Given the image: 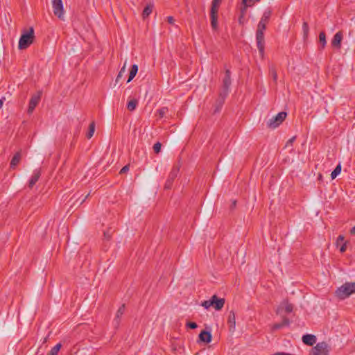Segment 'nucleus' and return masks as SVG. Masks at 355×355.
Returning a JSON list of instances; mask_svg holds the SVG:
<instances>
[{
	"mask_svg": "<svg viewBox=\"0 0 355 355\" xmlns=\"http://www.w3.org/2000/svg\"><path fill=\"white\" fill-rule=\"evenodd\" d=\"M162 144L160 142H157L153 146V150L155 153H159L161 150Z\"/></svg>",
	"mask_w": 355,
	"mask_h": 355,
	"instance_id": "obj_37",
	"label": "nucleus"
},
{
	"mask_svg": "<svg viewBox=\"0 0 355 355\" xmlns=\"http://www.w3.org/2000/svg\"><path fill=\"white\" fill-rule=\"evenodd\" d=\"M236 200H232V205L230 206V209H234L236 207Z\"/></svg>",
	"mask_w": 355,
	"mask_h": 355,
	"instance_id": "obj_46",
	"label": "nucleus"
},
{
	"mask_svg": "<svg viewBox=\"0 0 355 355\" xmlns=\"http://www.w3.org/2000/svg\"><path fill=\"white\" fill-rule=\"evenodd\" d=\"M153 7H154L153 3H150L144 8V9L142 12L143 19L147 18L152 13Z\"/></svg>",
	"mask_w": 355,
	"mask_h": 355,
	"instance_id": "obj_21",
	"label": "nucleus"
},
{
	"mask_svg": "<svg viewBox=\"0 0 355 355\" xmlns=\"http://www.w3.org/2000/svg\"><path fill=\"white\" fill-rule=\"evenodd\" d=\"M231 84V71L230 69H227L225 72V76L223 79V86L220 91L229 94Z\"/></svg>",
	"mask_w": 355,
	"mask_h": 355,
	"instance_id": "obj_9",
	"label": "nucleus"
},
{
	"mask_svg": "<svg viewBox=\"0 0 355 355\" xmlns=\"http://www.w3.org/2000/svg\"><path fill=\"white\" fill-rule=\"evenodd\" d=\"M293 305L292 304H290L288 302L285 303L284 310H285L286 313H291L293 311Z\"/></svg>",
	"mask_w": 355,
	"mask_h": 355,
	"instance_id": "obj_34",
	"label": "nucleus"
},
{
	"mask_svg": "<svg viewBox=\"0 0 355 355\" xmlns=\"http://www.w3.org/2000/svg\"><path fill=\"white\" fill-rule=\"evenodd\" d=\"M354 293H355V282H346L337 288L335 294L338 299L345 300Z\"/></svg>",
	"mask_w": 355,
	"mask_h": 355,
	"instance_id": "obj_2",
	"label": "nucleus"
},
{
	"mask_svg": "<svg viewBox=\"0 0 355 355\" xmlns=\"http://www.w3.org/2000/svg\"><path fill=\"white\" fill-rule=\"evenodd\" d=\"M218 9H215V8H211V10H210L211 26L214 31H216L218 28Z\"/></svg>",
	"mask_w": 355,
	"mask_h": 355,
	"instance_id": "obj_10",
	"label": "nucleus"
},
{
	"mask_svg": "<svg viewBox=\"0 0 355 355\" xmlns=\"http://www.w3.org/2000/svg\"><path fill=\"white\" fill-rule=\"evenodd\" d=\"M228 93H225L220 91L218 94V98L216 101V109L215 112H219L225 103V98H227Z\"/></svg>",
	"mask_w": 355,
	"mask_h": 355,
	"instance_id": "obj_11",
	"label": "nucleus"
},
{
	"mask_svg": "<svg viewBox=\"0 0 355 355\" xmlns=\"http://www.w3.org/2000/svg\"><path fill=\"white\" fill-rule=\"evenodd\" d=\"M261 0H243L242 3L245 7H250L253 6L256 2H259Z\"/></svg>",
	"mask_w": 355,
	"mask_h": 355,
	"instance_id": "obj_31",
	"label": "nucleus"
},
{
	"mask_svg": "<svg viewBox=\"0 0 355 355\" xmlns=\"http://www.w3.org/2000/svg\"><path fill=\"white\" fill-rule=\"evenodd\" d=\"M180 168V164L178 162V164H175L172 170L171 171L168 177L165 182L164 184V189H169L171 188L174 180L177 178L178 174L179 173Z\"/></svg>",
	"mask_w": 355,
	"mask_h": 355,
	"instance_id": "obj_5",
	"label": "nucleus"
},
{
	"mask_svg": "<svg viewBox=\"0 0 355 355\" xmlns=\"http://www.w3.org/2000/svg\"><path fill=\"white\" fill-rule=\"evenodd\" d=\"M329 346L325 342L318 343L311 350V355H329Z\"/></svg>",
	"mask_w": 355,
	"mask_h": 355,
	"instance_id": "obj_6",
	"label": "nucleus"
},
{
	"mask_svg": "<svg viewBox=\"0 0 355 355\" xmlns=\"http://www.w3.org/2000/svg\"><path fill=\"white\" fill-rule=\"evenodd\" d=\"M302 341L305 345L313 346L316 342V337L312 334H305L302 336Z\"/></svg>",
	"mask_w": 355,
	"mask_h": 355,
	"instance_id": "obj_17",
	"label": "nucleus"
},
{
	"mask_svg": "<svg viewBox=\"0 0 355 355\" xmlns=\"http://www.w3.org/2000/svg\"><path fill=\"white\" fill-rule=\"evenodd\" d=\"M271 73L272 75L273 80L276 81V80L277 78V74L276 71L275 69H271Z\"/></svg>",
	"mask_w": 355,
	"mask_h": 355,
	"instance_id": "obj_42",
	"label": "nucleus"
},
{
	"mask_svg": "<svg viewBox=\"0 0 355 355\" xmlns=\"http://www.w3.org/2000/svg\"><path fill=\"white\" fill-rule=\"evenodd\" d=\"M6 100L5 97H2L0 99V109L2 107L4 101Z\"/></svg>",
	"mask_w": 355,
	"mask_h": 355,
	"instance_id": "obj_48",
	"label": "nucleus"
},
{
	"mask_svg": "<svg viewBox=\"0 0 355 355\" xmlns=\"http://www.w3.org/2000/svg\"><path fill=\"white\" fill-rule=\"evenodd\" d=\"M41 96L42 92L39 91L31 96L29 101L28 108L27 110L28 114H32L35 107L38 105L41 99Z\"/></svg>",
	"mask_w": 355,
	"mask_h": 355,
	"instance_id": "obj_8",
	"label": "nucleus"
},
{
	"mask_svg": "<svg viewBox=\"0 0 355 355\" xmlns=\"http://www.w3.org/2000/svg\"><path fill=\"white\" fill-rule=\"evenodd\" d=\"M322 175L321 174H319L318 175V180H322Z\"/></svg>",
	"mask_w": 355,
	"mask_h": 355,
	"instance_id": "obj_50",
	"label": "nucleus"
},
{
	"mask_svg": "<svg viewBox=\"0 0 355 355\" xmlns=\"http://www.w3.org/2000/svg\"><path fill=\"white\" fill-rule=\"evenodd\" d=\"M346 249H347V245H346V243H344L342 246L340 247V251L341 252H344L346 251Z\"/></svg>",
	"mask_w": 355,
	"mask_h": 355,
	"instance_id": "obj_43",
	"label": "nucleus"
},
{
	"mask_svg": "<svg viewBox=\"0 0 355 355\" xmlns=\"http://www.w3.org/2000/svg\"><path fill=\"white\" fill-rule=\"evenodd\" d=\"M104 236L107 239L109 240L110 238H111V234H110V232L107 231V232H104Z\"/></svg>",
	"mask_w": 355,
	"mask_h": 355,
	"instance_id": "obj_44",
	"label": "nucleus"
},
{
	"mask_svg": "<svg viewBox=\"0 0 355 355\" xmlns=\"http://www.w3.org/2000/svg\"><path fill=\"white\" fill-rule=\"evenodd\" d=\"M125 73V63L121 67V70L119 71V72L116 76V78L115 80L116 84L119 83V80L123 77V76Z\"/></svg>",
	"mask_w": 355,
	"mask_h": 355,
	"instance_id": "obj_30",
	"label": "nucleus"
},
{
	"mask_svg": "<svg viewBox=\"0 0 355 355\" xmlns=\"http://www.w3.org/2000/svg\"><path fill=\"white\" fill-rule=\"evenodd\" d=\"M129 171V165L124 166L120 171V174H124Z\"/></svg>",
	"mask_w": 355,
	"mask_h": 355,
	"instance_id": "obj_39",
	"label": "nucleus"
},
{
	"mask_svg": "<svg viewBox=\"0 0 355 355\" xmlns=\"http://www.w3.org/2000/svg\"><path fill=\"white\" fill-rule=\"evenodd\" d=\"M290 320L286 317H284L282 322L276 323L273 325L272 329L274 330L279 329L282 328L283 327L289 326Z\"/></svg>",
	"mask_w": 355,
	"mask_h": 355,
	"instance_id": "obj_19",
	"label": "nucleus"
},
{
	"mask_svg": "<svg viewBox=\"0 0 355 355\" xmlns=\"http://www.w3.org/2000/svg\"><path fill=\"white\" fill-rule=\"evenodd\" d=\"M186 326L191 329H194L198 327V324L194 322H187L186 323Z\"/></svg>",
	"mask_w": 355,
	"mask_h": 355,
	"instance_id": "obj_38",
	"label": "nucleus"
},
{
	"mask_svg": "<svg viewBox=\"0 0 355 355\" xmlns=\"http://www.w3.org/2000/svg\"><path fill=\"white\" fill-rule=\"evenodd\" d=\"M168 112V108L166 107H163L157 110V113L159 114V118H163L166 113Z\"/></svg>",
	"mask_w": 355,
	"mask_h": 355,
	"instance_id": "obj_33",
	"label": "nucleus"
},
{
	"mask_svg": "<svg viewBox=\"0 0 355 355\" xmlns=\"http://www.w3.org/2000/svg\"><path fill=\"white\" fill-rule=\"evenodd\" d=\"M40 176H41L40 169L34 170L33 175H32L31 180H29L28 187L31 189L33 188V186L36 184V182L40 179Z\"/></svg>",
	"mask_w": 355,
	"mask_h": 355,
	"instance_id": "obj_15",
	"label": "nucleus"
},
{
	"mask_svg": "<svg viewBox=\"0 0 355 355\" xmlns=\"http://www.w3.org/2000/svg\"><path fill=\"white\" fill-rule=\"evenodd\" d=\"M53 14L60 19L64 20V8L62 0H52Z\"/></svg>",
	"mask_w": 355,
	"mask_h": 355,
	"instance_id": "obj_7",
	"label": "nucleus"
},
{
	"mask_svg": "<svg viewBox=\"0 0 355 355\" xmlns=\"http://www.w3.org/2000/svg\"><path fill=\"white\" fill-rule=\"evenodd\" d=\"M267 24L262 21L259 22L256 31L257 46L260 55L263 58L264 55L265 40L264 31L266 29Z\"/></svg>",
	"mask_w": 355,
	"mask_h": 355,
	"instance_id": "obj_1",
	"label": "nucleus"
},
{
	"mask_svg": "<svg viewBox=\"0 0 355 355\" xmlns=\"http://www.w3.org/2000/svg\"><path fill=\"white\" fill-rule=\"evenodd\" d=\"M227 324L229 326V330L234 332L236 329V316L233 310L229 312Z\"/></svg>",
	"mask_w": 355,
	"mask_h": 355,
	"instance_id": "obj_13",
	"label": "nucleus"
},
{
	"mask_svg": "<svg viewBox=\"0 0 355 355\" xmlns=\"http://www.w3.org/2000/svg\"><path fill=\"white\" fill-rule=\"evenodd\" d=\"M125 311V304H122L116 311V316L114 318V322L116 325L119 324L120 318L123 315Z\"/></svg>",
	"mask_w": 355,
	"mask_h": 355,
	"instance_id": "obj_20",
	"label": "nucleus"
},
{
	"mask_svg": "<svg viewBox=\"0 0 355 355\" xmlns=\"http://www.w3.org/2000/svg\"><path fill=\"white\" fill-rule=\"evenodd\" d=\"M199 340L205 343H209L211 341L212 336L210 331H202L199 334Z\"/></svg>",
	"mask_w": 355,
	"mask_h": 355,
	"instance_id": "obj_16",
	"label": "nucleus"
},
{
	"mask_svg": "<svg viewBox=\"0 0 355 355\" xmlns=\"http://www.w3.org/2000/svg\"><path fill=\"white\" fill-rule=\"evenodd\" d=\"M35 38L34 30L31 27L28 31H24L19 40L18 47L19 49H26L33 44Z\"/></svg>",
	"mask_w": 355,
	"mask_h": 355,
	"instance_id": "obj_3",
	"label": "nucleus"
},
{
	"mask_svg": "<svg viewBox=\"0 0 355 355\" xmlns=\"http://www.w3.org/2000/svg\"><path fill=\"white\" fill-rule=\"evenodd\" d=\"M272 15V10L270 8L265 10L263 15L260 19V21L268 24Z\"/></svg>",
	"mask_w": 355,
	"mask_h": 355,
	"instance_id": "obj_22",
	"label": "nucleus"
},
{
	"mask_svg": "<svg viewBox=\"0 0 355 355\" xmlns=\"http://www.w3.org/2000/svg\"><path fill=\"white\" fill-rule=\"evenodd\" d=\"M246 9H247V7L243 6V8H241V15H240V17L239 18V23L240 24H243V18H244V15H245V12H246Z\"/></svg>",
	"mask_w": 355,
	"mask_h": 355,
	"instance_id": "obj_32",
	"label": "nucleus"
},
{
	"mask_svg": "<svg viewBox=\"0 0 355 355\" xmlns=\"http://www.w3.org/2000/svg\"><path fill=\"white\" fill-rule=\"evenodd\" d=\"M222 0H213L211 3V8L218 9Z\"/></svg>",
	"mask_w": 355,
	"mask_h": 355,
	"instance_id": "obj_36",
	"label": "nucleus"
},
{
	"mask_svg": "<svg viewBox=\"0 0 355 355\" xmlns=\"http://www.w3.org/2000/svg\"><path fill=\"white\" fill-rule=\"evenodd\" d=\"M94 131H95V122L94 121H92L89 125V128H88V131L86 134V137L87 139H91L93 135H94Z\"/></svg>",
	"mask_w": 355,
	"mask_h": 355,
	"instance_id": "obj_25",
	"label": "nucleus"
},
{
	"mask_svg": "<svg viewBox=\"0 0 355 355\" xmlns=\"http://www.w3.org/2000/svg\"><path fill=\"white\" fill-rule=\"evenodd\" d=\"M166 21L170 24H174V22H175V19H174L173 17H172V16L167 17Z\"/></svg>",
	"mask_w": 355,
	"mask_h": 355,
	"instance_id": "obj_40",
	"label": "nucleus"
},
{
	"mask_svg": "<svg viewBox=\"0 0 355 355\" xmlns=\"http://www.w3.org/2000/svg\"><path fill=\"white\" fill-rule=\"evenodd\" d=\"M295 137H293L292 138H291L286 143V146H288L289 144H292L293 142L295 141Z\"/></svg>",
	"mask_w": 355,
	"mask_h": 355,
	"instance_id": "obj_45",
	"label": "nucleus"
},
{
	"mask_svg": "<svg viewBox=\"0 0 355 355\" xmlns=\"http://www.w3.org/2000/svg\"><path fill=\"white\" fill-rule=\"evenodd\" d=\"M342 40H343L342 32L341 31L337 32L334 35V36L331 40L332 46L336 47L337 49H340Z\"/></svg>",
	"mask_w": 355,
	"mask_h": 355,
	"instance_id": "obj_14",
	"label": "nucleus"
},
{
	"mask_svg": "<svg viewBox=\"0 0 355 355\" xmlns=\"http://www.w3.org/2000/svg\"><path fill=\"white\" fill-rule=\"evenodd\" d=\"M344 239H345L344 236L339 235L336 240V244L338 245L341 242H343L344 241Z\"/></svg>",
	"mask_w": 355,
	"mask_h": 355,
	"instance_id": "obj_41",
	"label": "nucleus"
},
{
	"mask_svg": "<svg viewBox=\"0 0 355 355\" xmlns=\"http://www.w3.org/2000/svg\"><path fill=\"white\" fill-rule=\"evenodd\" d=\"M201 305L206 309H208L210 306H212L211 297L209 300L202 302Z\"/></svg>",
	"mask_w": 355,
	"mask_h": 355,
	"instance_id": "obj_35",
	"label": "nucleus"
},
{
	"mask_svg": "<svg viewBox=\"0 0 355 355\" xmlns=\"http://www.w3.org/2000/svg\"><path fill=\"white\" fill-rule=\"evenodd\" d=\"M341 172V165L338 164L335 169L332 171L331 174V177L332 179H335L338 175H339Z\"/></svg>",
	"mask_w": 355,
	"mask_h": 355,
	"instance_id": "obj_29",
	"label": "nucleus"
},
{
	"mask_svg": "<svg viewBox=\"0 0 355 355\" xmlns=\"http://www.w3.org/2000/svg\"><path fill=\"white\" fill-rule=\"evenodd\" d=\"M319 42L321 45V48L324 49L326 46L327 41H326V35L324 32L322 31L319 34Z\"/></svg>",
	"mask_w": 355,
	"mask_h": 355,
	"instance_id": "obj_26",
	"label": "nucleus"
},
{
	"mask_svg": "<svg viewBox=\"0 0 355 355\" xmlns=\"http://www.w3.org/2000/svg\"><path fill=\"white\" fill-rule=\"evenodd\" d=\"M282 309V307H279L278 308L277 311V313H280V309Z\"/></svg>",
	"mask_w": 355,
	"mask_h": 355,
	"instance_id": "obj_51",
	"label": "nucleus"
},
{
	"mask_svg": "<svg viewBox=\"0 0 355 355\" xmlns=\"http://www.w3.org/2000/svg\"><path fill=\"white\" fill-rule=\"evenodd\" d=\"M138 71V66L137 64H133L131 67V69L129 73V78L127 80V83H130L137 75Z\"/></svg>",
	"mask_w": 355,
	"mask_h": 355,
	"instance_id": "obj_23",
	"label": "nucleus"
},
{
	"mask_svg": "<svg viewBox=\"0 0 355 355\" xmlns=\"http://www.w3.org/2000/svg\"><path fill=\"white\" fill-rule=\"evenodd\" d=\"M138 105V100L136 98L131 99L127 104V109L132 112L134 111Z\"/></svg>",
	"mask_w": 355,
	"mask_h": 355,
	"instance_id": "obj_24",
	"label": "nucleus"
},
{
	"mask_svg": "<svg viewBox=\"0 0 355 355\" xmlns=\"http://www.w3.org/2000/svg\"><path fill=\"white\" fill-rule=\"evenodd\" d=\"M89 195V193H88L83 199H81L79 202V205H82L85 201L86 198L88 197Z\"/></svg>",
	"mask_w": 355,
	"mask_h": 355,
	"instance_id": "obj_47",
	"label": "nucleus"
},
{
	"mask_svg": "<svg viewBox=\"0 0 355 355\" xmlns=\"http://www.w3.org/2000/svg\"><path fill=\"white\" fill-rule=\"evenodd\" d=\"M212 306L216 310H221L224 306L225 300L224 298H219L216 295L211 297Z\"/></svg>",
	"mask_w": 355,
	"mask_h": 355,
	"instance_id": "obj_12",
	"label": "nucleus"
},
{
	"mask_svg": "<svg viewBox=\"0 0 355 355\" xmlns=\"http://www.w3.org/2000/svg\"><path fill=\"white\" fill-rule=\"evenodd\" d=\"M302 29H303V37L304 40H306L308 37L309 32V28L308 23L306 21L303 22L302 24Z\"/></svg>",
	"mask_w": 355,
	"mask_h": 355,
	"instance_id": "obj_28",
	"label": "nucleus"
},
{
	"mask_svg": "<svg viewBox=\"0 0 355 355\" xmlns=\"http://www.w3.org/2000/svg\"><path fill=\"white\" fill-rule=\"evenodd\" d=\"M287 113L286 112H281L275 116L272 117L267 122V127L270 129H275L278 127L286 119Z\"/></svg>",
	"mask_w": 355,
	"mask_h": 355,
	"instance_id": "obj_4",
	"label": "nucleus"
},
{
	"mask_svg": "<svg viewBox=\"0 0 355 355\" xmlns=\"http://www.w3.org/2000/svg\"><path fill=\"white\" fill-rule=\"evenodd\" d=\"M21 152H17L14 156L12 157V159H11V162H10V168L12 169H14L15 168V167L17 166V164L19 163L20 160H21Z\"/></svg>",
	"mask_w": 355,
	"mask_h": 355,
	"instance_id": "obj_18",
	"label": "nucleus"
},
{
	"mask_svg": "<svg viewBox=\"0 0 355 355\" xmlns=\"http://www.w3.org/2000/svg\"><path fill=\"white\" fill-rule=\"evenodd\" d=\"M61 347V343H58L51 349V351L47 354V355H57Z\"/></svg>",
	"mask_w": 355,
	"mask_h": 355,
	"instance_id": "obj_27",
	"label": "nucleus"
},
{
	"mask_svg": "<svg viewBox=\"0 0 355 355\" xmlns=\"http://www.w3.org/2000/svg\"><path fill=\"white\" fill-rule=\"evenodd\" d=\"M350 234L352 235H355V225L351 229Z\"/></svg>",
	"mask_w": 355,
	"mask_h": 355,
	"instance_id": "obj_49",
	"label": "nucleus"
}]
</instances>
